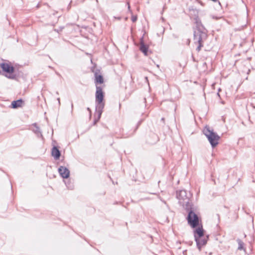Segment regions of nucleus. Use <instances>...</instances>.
<instances>
[{"instance_id":"f257e3e1","label":"nucleus","mask_w":255,"mask_h":255,"mask_svg":"<svg viewBox=\"0 0 255 255\" xmlns=\"http://www.w3.org/2000/svg\"><path fill=\"white\" fill-rule=\"evenodd\" d=\"M188 213L186 220L188 224L192 228H195L201 224V219L197 211V208L193 205L185 207V209Z\"/></svg>"},{"instance_id":"f03ea898","label":"nucleus","mask_w":255,"mask_h":255,"mask_svg":"<svg viewBox=\"0 0 255 255\" xmlns=\"http://www.w3.org/2000/svg\"><path fill=\"white\" fill-rule=\"evenodd\" d=\"M203 133L207 138L212 148L216 147L219 144L220 136L211 129L209 127L206 126L203 130Z\"/></svg>"},{"instance_id":"7ed1b4c3","label":"nucleus","mask_w":255,"mask_h":255,"mask_svg":"<svg viewBox=\"0 0 255 255\" xmlns=\"http://www.w3.org/2000/svg\"><path fill=\"white\" fill-rule=\"evenodd\" d=\"M206 30H194V42L195 44H198L196 49L197 52H199L201 48L203 47V43L207 38Z\"/></svg>"},{"instance_id":"20e7f679","label":"nucleus","mask_w":255,"mask_h":255,"mask_svg":"<svg viewBox=\"0 0 255 255\" xmlns=\"http://www.w3.org/2000/svg\"><path fill=\"white\" fill-rule=\"evenodd\" d=\"M105 93L101 86H96L95 93L96 109L103 110L105 103L104 101Z\"/></svg>"},{"instance_id":"39448f33","label":"nucleus","mask_w":255,"mask_h":255,"mask_svg":"<svg viewBox=\"0 0 255 255\" xmlns=\"http://www.w3.org/2000/svg\"><path fill=\"white\" fill-rule=\"evenodd\" d=\"M176 197L179 200V204L185 208L193 205L192 203L190 202V197L187 195V191L185 190L177 191Z\"/></svg>"},{"instance_id":"423d86ee","label":"nucleus","mask_w":255,"mask_h":255,"mask_svg":"<svg viewBox=\"0 0 255 255\" xmlns=\"http://www.w3.org/2000/svg\"><path fill=\"white\" fill-rule=\"evenodd\" d=\"M0 67L4 72L9 74L7 76L8 78L14 79L15 78V76L12 74L14 71V68L13 66L7 63L3 62L0 64Z\"/></svg>"},{"instance_id":"0eeeda50","label":"nucleus","mask_w":255,"mask_h":255,"mask_svg":"<svg viewBox=\"0 0 255 255\" xmlns=\"http://www.w3.org/2000/svg\"><path fill=\"white\" fill-rule=\"evenodd\" d=\"M138 47L139 50L143 53L145 56L148 55L149 52L151 53V52L149 51L148 45L145 44L144 42V34L140 38Z\"/></svg>"},{"instance_id":"6e6552de","label":"nucleus","mask_w":255,"mask_h":255,"mask_svg":"<svg viewBox=\"0 0 255 255\" xmlns=\"http://www.w3.org/2000/svg\"><path fill=\"white\" fill-rule=\"evenodd\" d=\"M194 229V239H200L204 235L205 231L203 228L202 224H200L199 226Z\"/></svg>"},{"instance_id":"1a4fd4ad","label":"nucleus","mask_w":255,"mask_h":255,"mask_svg":"<svg viewBox=\"0 0 255 255\" xmlns=\"http://www.w3.org/2000/svg\"><path fill=\"white\" fill-rule=\"evenodd\" d=\"M58 171L63 179H67L70 176V171L65 166H60L58 169Z\"/></svg>"},{"instance_id":"9d476101","label":"nucleus","mask_w":255,"mask_h":255,"mask_svg":"<svg viewBox=\"0 0 255 255\" xmlns=\"http://www.w3.org/2000/svg\"><path fill=\"white\" fill-rule=\"evenodd\" d=\"M194 20L196 24V28L194 29V30H206L204 26L202 23L201 20H200L198 15L196 16L194 18Z\"/></svg>"},{"instance_id":"9b49d317","label":"nucleus","mask_w":255,"mask_h":255,"mask_svg":"<svg viewBox=\"0 0 255 255\" xmlns=\"http://www.w3.org/2000/svg\"><path fill=\"white\" fill-rule=\"evenodd\" d=\"M51 155L55 160L59 159L61 156V151L58 147L56 146H54L51 150Z\"/></svg>"},{"instance_id":"f8f14e48","label":"nucleus","mask_w":255,"mask_h":255,"mask_svg":"<svg viewBox=\"0 0 255 255\" xmlns=\"http://www.w3.org/2000/svg\"><path fill=\"white\" fill-rule=\"evenodd\" d=\"M23 103H24V101L22 99L13 101L11 103L10 107L12 109H17L21 107Z\"/></svg>"},{"instance_id":"ddd939ff","label":"nucleus","mask_w":255,"mask_h":255,"mask_svg":"<svg viewBox=\"0 0 255 255\" xmlns=\"http://www.w3.org/2000/svg\"><path fill=\"white\" fill-rule=\"evenodd\" d=\"M225 233L222 231H217L214 232L211 235V237L214 238L215 239H221L225 237Z\"/></svg>"},{"instance_id":"4468645a","label":"nucleus","mask_w":255,"mask_h":255,"mask_svg":"<svg viewBox=\"0 0 255 255\" xmlns=\"http://www.w3.org/2000/svg\"><path fill=\"white\" fill-rule=\"evenodd\" d=\"M95 83L97 86L98 84H102L104 83V78L103 76L101 74H98L97 71H96L95 74Z\"/></svg>"},{"instance_id":"2eb2a0df","label":"nucleus","mask_w":255,"mask_h":255,"mask_svg":"<svg viewBox=\"0 0 255 255\" xmlns=\"http://www.w3.org/2000/svg\"><path fill=\"white\" fill-rule=\"evenodd\" d=\"M96 112L97 113V117L95 118L93 121V125H95L100 120L103 110L96 109Z\"/></svg>"},{"instance_id":"dca6fc26","label":"nucleus","mask_w":255,"mask_h":255,"mask_svg":"<svg viewBox=\"0 0 255 255\" xmlns=\"http://www.w3.org/2000/svg\"><path fill=\"white\" fill-rule=\"evenodd\" d=\"M32 126L34 127V128L33 129V131L34 133L36 134L38 137H42L41 131L40 128L37 126V124L34 123Z\"/></svg>"},{"instance_id":"f3484780","label":"nucleus","mask_w":255,"mask_h":255,"mask_svg":"<svg viewBox=\"0 0 255 255\" xmlns=\"http://www.w3.org/2000/svg\"><path fill=\"white\" fill-rule=\"evenodd\" d=\"M64 182L65 183V185L66 186L68 189L73 190L74 188V185L73 183L69 178L67 179H65V180H64Z\"/></svg>"},{"instance_id":"a211bd4d","label":"nucleus","mask_w":255,"mask_h":255,"mask_svg":"<svg viewBox=\"0 0 255 255\" xmlns=\"http://www.w3.org/2000/svg\"><path fill=\"white\" fill-rule=\"evenodd\" d=\"M207 240H195L198 249L200 251L201 248L207 244Z\"/></svg>"},{"instance_id":"6ab92c4d","label":"nucleus","mask_w":255,"mask_h":255,"mask_svg":"<svg viewBox=\"0 0 255 255\" xmlns=\"http://www.w3.org/2000/svg\"><path fill=\"white\" fill-rule=\"evenodd\" d=\"M238 245H239V246L238 248V250H240V251L243 250L245 252H246V248L245 247V244L242 242V240H239Z\"/></svg>"},{"instance_id":"aec40b11","label":"nucleus","mask_w":255,"mask_h":255,"mask_svg":"<svg viewBox=\"0 0 255 255\" xmlns=\"http://www.w3.org/2000/svg\"><path fill=\"white\" fill-rule=\"evenodd\" d=\"M151 137L154 139V140L153 141H148L149 143L150 144H154L159 140V138L157 135L155 133H152L151 134Z\"/></svg>"},{"instance_id":"412c9836","label":"nucleus","mask_w":255,"mask_h":255,"mask_svg":"<svg viewBox=\"0 0 255 255\" xmlns=\"http://www.w3.org/2000/svg\"><path fill=\"white\" fill-rule=\"evenodd\" d=\"M131 19L133 22H135V21H136V20L137 19V15H132L131 16Z\"/></svg>"},{"instance_id":"4be33fe9","label":"nucleus","mask_w":255,"mask_h":255,"mask_svg":"<svg viewBox=\"0 0 255 255\" xmlns=\"http://www.w3.org/2000/svg\"><path fill=\"white\" fill-rule=\"evenodd\" d=\"M63 27H60L59 28V29H55L54 30L56 32H57L58 33H59V32L61 31L62 30V29H63Z\"/></svg>"},{"instance_id":"5701e85b","label":"nucleus","mask_w":255,"mask_h":255,"mask_svg":"<svg viewBox=\"0 0 255 255\" xmlns=\"http://www.w3.org/2000/svg\"><path fill=\"white\" fill-rule=\"evenodd\" d=\"M87 110L89 112V113H90V116L91 117V114H92V111H91V110L90 109V108L88 107L87 108Z\"/></svg>"},{"instance_id":"b1692460","label":"nucleus","mask_w":255,"mask_h":255,"mask_svg":"<svg viewBox=\"0 0 255 255\" xmlns=\"http://www.w3.org/2000/svg\"><path fill=\"white\" fill-rule=\"evenodd\" d=\"M72 3V1H70V2L69 3L68 6H67V10H69L71 8V4Z\"/></svg>"},{"instance_id":"393cba45","label":"nucleus","mask_w":255,"mask_h":255,"mask_svg":"<svg viewBox=\"0 0 255 255\" xmlns=\"http://www.w3.org/2000/svg\"><path fill=\"white\" fill-rule=\"evenodd\" d=\"M190 40L189 39H187L186 40V44L189 45L190 44Z\"/></svg>"},{"instance_id":"a878e982","label":"nucleus","mask_w":255,"mask_h":255,"mask_svg":"<svg viewBox=\"0 0 255 255\" xmlns=\"http://www.w3.org/2000/svg\"><path fill=\"white\" fill-rule=\"evenodd\" d=\"M172 36H173L174 38H177L178 37V36L177 35L174 34H173L172 35Z\"/></svg>"},{"instance_id":"bb28decb","label":"nucleus","mask_w":255,"mask_h":255,"mask_svg":"<svg viewBox=\"0 0 255 255\" xmlns=\"http://www.w3.org/2000/svg\"><path fill=\"white\" fill-rule=\"evenodd\" d=\"M220 18V17H218L217 16H213V18H214V19H219Z\"/></svg>"},{"instance_id":"cd10ccee","label":"nucleus","mask_w":255,"mask_h":255,"mask_svg":"<svg viewBox=\"0 0 255 255\" xmlns=\"http://www.w3.org/2000/svg\"><path fill=\"white\" fill-rule=\"evenodd\" d=\"M57 100L58 101L59 105H60V98H58Z\"/></svg>"},{"instance_id":"c85d7f7f","label":"nucleus","mask_w":255,"mask_h":255,"mask_svg":"<svg viewBox=\"0 0 255 255\" xmlns=\"http://www.w3.org/2000/svg\"><path fill=\"white\" fill-rule=\"evenodd\" d=\"M73 103H71V111H72V112L73 111Z\"/></svg>"},{"instance_id":"c756f323","label":"nucleus","mask_w":255,"mask_h":255,"mask_svg":"<svg viewBox=\"0 0 255 255\" xmlns=\"http://www.w3.org/2000/svg\"><path fill=\"white\" fill-rule=\"evenodd\" d=\"M140 122H138V124H137V127H136V128L135 129V130H135L137 128H138V126L140 125Z\"/></svg>"},{"instance_id":"7c9ffc66","label":"nucleus","mask_w":255,"mask_h":255,"mask_svg":"<svg viewBox=\"0 0 255 255\" xmlns=\"http://www.w3.org/2000/svg\"><path fill=\"white\" fill-rule=\"evenodd\" d=\"M243 234V236H244L243 237L244 238H246L247 237V235L245 233H244Z\"/></svg>"},{"instance_id":"2f4dec72","label":"nucleus","mask_w":255,"mask_h":255,"mask_svg":"<svg viewBox=\"0 0 255 255\" xmlns=\"http://www.w3.org/2000/svg\"><path fill=\"white\" fill-rule=\"evenodd\" d=\"M161 121H162L163 123H164L165 119L164 118H162Z\"/></svg>"},{"instance_id":"473e14b6","label":"nucleus","mask_w":255,"mask_h":255,"mask_svg":"<svg viewBox=\"0 0 255 255\" xmlns=\"http://www.w3.org/2000/svg\"><path fill=\"white\" fill-rule=\"evenodd\" d=\"M127 3H128V9H130V5H129V2H128Z\"/></svg>"},{"instance_id":"72a5a7b5","label":"nucleus","mask_w":255,"mask_h":255,"mask_svg":"<svg viewBox=\"0 0 255 255\" xmlns=\"http://www.w3.org/2000/svg\"><path fill=\"white\" fill-rule=\"evenodd\" d=\"M39 7H40V4L38 3L37 5H36V7L39 8Z\"/></svg>"},{"instance_id":"f704fd0d","label":"nucleus","mask_w":255,"mask_h":255,"mask_svg":"<svg viewBox=\"0 0 255 255\" xmlns=\"http://www.w3.org/2000/svg\"><path fill=\"white\" fill-rule=\"evenodd\" d=\"M251 238H254L253 236L252 235H249Z\"/></svg>"},{"instance_id":"c9c22d12","label":"nucleus","mask_w":255,"mask_h":255,"mask_svg":"<svg viewBox=\"0 0 255 255\" xmlns=\"http://www.w3.org/2000/svg\"><path fill=\"white\" fill-rule=\"evenodd\" d=\"M206 237H207V239H209V235H207V236H206Z\"/></svg>"},{"instance_id":"e433bc0d","label":"nucleus","mask_w":255,"mask_h":255,"mask_svg":"<svg viewBox=\"0 0 255 255\" xmlns=\"http://www.w3.org/2000/svg\"><path fill=\"white\" fill-rule=\"evenodd\" d=\"M144 102H146V99L145 98L144 99Z\"/></svg>"},{"instance_id":"4c0bfd02","label":"nucleus","mask_w":255,"mask_h":255,"mask_svg":"<svg viewBox=\"0 0 255 255\" xmlns=\"http://www.w3.org/2000/svg\"><path fill=\"white\" fill-rule=\"evenodd\" d=\"M117 19H120L121 18L120 17H117Z\"/></svg>"},{"instance_id":"58836bf2","label":"nucleus","mask_w":255,"mask_h":255,"mask_svg":"<svg viewBox=\"0 0 255 255\" xmlns=\"http://www.w3.org/2000/svg\"><path fill=\"white\" fill-rule=\"evenodd\" d=\"M117 19H120L121 18L120 17H117Z\"/></svg>"},{"instance_id":"ea45409f","label":"nucleus","mask_w":255,"mask_h":255,"mask_svg":"<svg viewBox=\"0 0 255 255\" xmlns=\"http://www.w3.org/2000/svg\"><path fill=\"white\" fill-rule=\"evenodd\" d=\"M96 1L97 3L98 2V0H96Z\"/></svg>"},{"instance_id":"a19ab883","label":"nucleus","mask_w":255,"mask_h":255,"mask_svg":"<svg viewBox=\"0 0 255 255\" xmlns=\"http://www.w3.org/2000/svg\"><path fill=\"white\" fill-rule=\"evenodd\" d=\"M217 95H218V96H220V95L218 93H217Z\"/></svg>"}]
</instances>
